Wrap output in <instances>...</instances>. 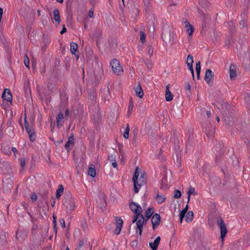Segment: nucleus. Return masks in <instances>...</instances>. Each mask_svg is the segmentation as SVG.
I'll list each match as a JSON object with an SVG mask.
<instances>
[{
	"instance_id": "nucleus-1",
	"label": "nucleus",
	"mask_w": 250,
	"mask_h": 250,
	"mask_svg": "<svg viewBox=\"0 0 250 250\" xmlns=\"http://www.w3.org/2000/svg\"><path fill=\"white\" fill-rule=\"evenodd\" d=\"M129 208L133 212L132 222L136 223L137 228L139 229L140 235H141L142 229L145 224V218L142 213V208L140 205L136 202H132L129 204Z\"/></svg>"
},
{
	"instance_id": "nucleus-2",
	"label": "nucleus",
	"mask_w": 250,
	"mask_h": 250,
	"mask_svg": "<svg viewBox=\"0 0 250 250\" xmlns=\"http://www.w3.org/2000/svg\"><path fill=\"white\" fill-rule=\"evenodd\" d=\"M132 180L134 184V192L135 193H138L140 188L146 183V175L144 172H140L139 171V168L137 167L135 169Z\"/></svg>"
},
{
	"instance_id": "nucleus-3",
	"label": "nucleus",
	"mask_w": 250,
	"mask_h": 250,
	"mask_svg": "<svg viewBox=\"0 0 250 250\" xmlns=\"http://www.w3.org/2000/svg\"><path fill=\"white\" fill-rule=\"evenodd\" d=\"M63 205L67 213H70L76 208L75 200L72 197L65 198Z\"/></svg>"
},
{
	"instance_id": "nucleus-4",
	"label": "nucleus",
	"mask_w": 250,
	"mask_h": 250,
	"mask_svg": "<svg viewBox=\"0 0 250 250\" xmlns=\"http://www.w3.org/2000/svg\"><path fill=\"white\" fill-rule=\"evenodd\" d=\"M110 65L114 73L117 75H120L123 73V69L120 65V62L117 59H114L110 62Z\"/></svg>"
},
{
	"instance_id": "nucleus-5",
	"label": "nucleus",
	"mask_w": 250,
	"mask_h": 250,
	"mask_svg": "<svg viewBox=\"0 0 250 250\" xmlns=\"http://www.w3.org/2000/svg\"><path fill=\"white\" fill-rule=\"evenodd\" d=\"M65 124L71 125L73 123V120L76 118V113L74 111H70L68 108L66 109L64 111Z\"/></svg>"
},
{
	"instance_id": "nucleus-6",
	"label": "nucleus",
	"mask_w": 250,
	"mask_h": 250,
	"mask_svg": "<svg viewBox=\"0 0 250 250\" xmlns=\"http://www.w3.org/2000/svg\"><path fill=\"white\" fill-rule=\"evenodd\" d=\"M148 19V21L147 22L146 25L147 28L150 32H153L155 30V16L154 15H149Z\"/></svg>"
},
{
	"instance_id": "nucleus-7",
	"label": "nucleus",
	"mask_w": 250,
	"mask_h": 250,
	"mask_svg": "<svg viewBox=\"0 0 250 250\" xmlns=\"http://www.w3.org/2000/svg\"><path fill=\"white\" fill-rule=\"evenodd\" d=\"M1 98H2L3 102L4 101H6L7 102H9L10 105L12 104V93L9 89L5 88L4 90V91L2 94Z\"/></svg>"
},
{
	"instance_id": "nucleus-8",
	"label": "nucleus",
	"mask_w": 250,
	"mask_h": 250,
	"mask_svg": "<svg viewBox=\"0 0 250 250\" xmlns=\"http://www.w3.org/2000/svg\"><path fill=\"white\" fill-rule=\"evenodd\" d=\"M217 223L221 229V238L223 240L227 232V228L224 222L221 218L217 219Z\"/></svg>"
},
{
	"instance_id": "nucleus-9",
	"label": "nucleus",
	"mask_w": 250,
	"mask_h": 250,
	"mask_svg": "<svg viewBox=\"0 0 250 250\" xmlns=\"http://www.w3.org/2000/svg\"><path fill=\"white\" fill-rule=\"evenodd\" d=\"M25 129L29 135L30 140L31 142H34L36 138V134L33 126H25Z\"/></svg>"
},
{
	"instance_id": "nucleus-10",
	"label": "nucleus",
	"mask_w": 250,
	"mask_h": 250,
	"mask_svg": "<svg viewBox=\"0 0 250 250\" xmlns=\"http://www.w3.org/2000/svg\"><path fill=\"white\" fill-rule=\"evenodd\" d=\"M214 77V73L210 69H207L206 71L204 80L207 83L210 85H212L211 79Z\"/></svg>"
},
{
	"instance_id": "nucleus-11",
	"label": "nucleus",
	"mask_w": 250,
	"mask_h": 250,
	"mask_svg": "<svg viewBox=\"0 0 250 250\" xmlns=\"http://www.w3.org/2000/svg\"><path fill=\"white\" fill-rule=\"evenodd\" d=\"M123 220L120 217L116 218V228L114 230V233L118 235L120 233L123 227Z\"/></svg>"
},
{
	"instance_id": "nucleus-12",
	"label": "nucleus",
	"mask_w": 250,
	"mask_h": 250,
	"mask_svg": "<svg viewBox=\"0 0 250 250\" xmlns=\"http://www.w3.org/2000/svg\"><path fill=\"white\" fill-rule=\"evenodd\" d=\"M160 215L157 213H155L152 216L151 218V223L153 229H155V227L159 226L160 222Z\"/></svg>"
},
{
	"instance_id": "nucleus-13",
	"label": "nucleus",
	"mask_w": 250,
	"mask_h": 250,
	"mask_svg": "<svg viewBox=\"0 0 250 250\" xmlns=\"http://www.w3.org/2000/svg\"><path fill=\"white\" fill-rule=\"evenodd\" d=\"M74 139L73 134L72 133L71 136L68 138V140L64 146L65 148L67 150V151H69L74 145Z\"/></svg>"
},
{
	"instance_id": "nucleus-14",
	"label": "nucleus",
	"mask_w": 250,
	"mask_h": 250,
	"mask_svg": "<svg viewBox=\"0 0 250 250\" xmlns=\"http://www.w3.org/2000/svg\"><path fill=\"white\" fill-rule=\"evenodd\" d=\"M155 199L158 204H160L165 202L166 200V197L163 194H159L158 192L155 191Z\"/></svg>"
},
{
	"instance_id": "nucleus-15",
	"label": "nucleus",
	"mask_w": 250,
	"mask_h": 250,
	"mask_svg": "<svg viewBox=\"0 0 250 250\" xmlns=\"http://www.w3.org/2000/svg\"><path fill=\"white\" fill-rule=\"evenodd\" d=\"M134 90L136 93V95L142 98L144 96V92L140 83H138L137 85L134 86Z\"/></svg>"
},
{
	"instance_id": "nucleus-16",
	"label": "nucleus",
	"mask_w": 250,
	"mask_h": 250,
	"mask_svg": "<svg viewBox=\"0 0 250 250\" xmlns=\"http://www.w3.org/2000/svg\"><path fill=\"white\" fill-rule=\"evenodd\" d=\"M160 237H157L153 242H150L149 244V247L152 250H157L158 246L160 242Z\"/></svg>"
},
{
	"instance_id": "nucleus-17",
	"label": "nucleus",
	"mask_w": 250,
	"mask_h": 250,
	"mask_svg": "<svg viewBox=\"0 0 250 250\" xmlns=\"http://www.w3.org/2000/svg\"><path fill=\"white\" fill-rule=\"evenodd\" d=\"M173 99V95L169 90V84L166 86V100L167 102H170Z\"/></svg>"
},
{
	"instance_id": "nucleus-18",
	"label": "nucleus",
	"mask_w": 250,
	"mask_h": 250,
	"mask_svg": "<svg viewBox=\"0 0 250 250\" xmlns=\"http://www.w3.org/2000/svg\"><path fill=\"white\" fill-rule=\"evenodd\" d=\"M56 122L57 125H59L60 124L63 123L65 124L66 122H65V116H64L63 114L62 113V112H60L56 116Z\"/></svg>"
},
{
	"instance_id": "nucleus-19",
	"label": "nucleus",
	"mask_w": 250,
	"mask_h": 250,
	"mask_svg": "<svg viewBox=\"0 0 250 250\" xmlns=\"http://www.w3.org/2000/svg\"><path fill=\"white\" fill-rule=\"evenodd\" d=\"M236 76L235 66L231 64L229 67V77L231 80L233 79Z\"/></svg>"
},
{
	"instance_id": "nucleus-20",
	"label": "nucleus",
	"mask_w": 250,
	"mask_h": 250,
	"mask_svg": "<svg viewBox=\"0 0 250 250\" xmlns=\"http://www.w3.org/2000/svg\"><path fill=\"white\" fill-rule=\"evenodd\" d=\"M88 175L93 178L96 176V170L94 165H90L88 169Z\"/></svg>"
},
{
	"instance_id": "nucleus-21",
	"label": "nucleus",
	"mask_w": 250,
	"mask_h": 250,
	"mask_svg": "<svg viewBox=\"0 0 250 250\" xmlns=\"http://www.w3.org/2000/svg\"><path fill=\"white\" fill-rule=\"evenodd\" d=\"M54 19L56 22L59 24L61 22L59 10L58 9H55L53 11Z\"/></svg>"
},
{
	"instance_id": "nucleus-22",
	"label": "nucleus",
	"mask_w": 250,
	"mask_h": 250,
	"mask_svg": "<svg viewBox=\"0 0 250 250\" xmlns=\"http://www.w3.org/2000/svg\"><path fill=\"white\" fill-rule=\"evenodd\" d=\"M193 212L192 211L187 212V214H186L184 217L185 218V221L187 222H191L193 219Z\"/></svg>"
},
{
	"instance_id": "nucleus-23",
	"label": "nucleus",
	"mask_w": 250,
	"mask_h": 250,
	"mask_svg": "<svg viewBox=\"0 0 250 250\" xmlns=\"http://www.w3.org/2000/svg\"><path fill=\"white\" fill-rule=\"evenodd\" d=\"M78 49V44L75 42H71L70 43V52L72 54H74L77 56L76 52Z\"/></svg>"
},
{
	"instance_id": "nucleus-24",
	"label": "nucleus",
	"mask_w": 250,
	"mask_h": 250,
	"mask_svg": "<svg viewBox=\"0 0 250 250\" xmlns=\"http://www.w3.org/2000/svg\"><path fill=\"white\" fill-rule=\"evenodd\" d=\"M188 205H187L185 207V208L180 212L179 214V217L180 219V223H182L183 222V220L187 213L188 212Z\"/></svg>"
},
{
	"instance_id": "nucleus-25",
	"label": "nucleus",
	"mask_w": 250,
	"mask_h": 250,
	"mask_svg": "<svg viewBox=\"0 0 250 250\" xmlns=\"http://www.w3.org/2000/svg\"><path fill=\"white\" fill-rule=\"evenodd\" d=\"M133 107H134V105H133L132 98L131 97H130L129 98V105H128V111H127V116L128 117L130 116Z\"/></svg>"
},
{
	"instance_id": "nucleus-26",
	"label": "nucleus",
	"mask_w": 250,
	"mask_h": 250,
	"mask_svg": "<svg viewBox=\"0 0 250 250\" xmlns=\"http://www.w3.org/2000/svg\"><path fill=\"white\" fill-rule=\"evenodd\" d=\"M63 190L64 188L63 186L62 185H60L56 192V197L57 199H59L60 197V196L62 194Z\"/></svg>"
},
{
	"instance_id": "nucleus-27",
	"label": "nucleus",
	"mask_w": 250,
	"mask_h": 250,
	"mask_svg": "<svg viewBox=\"0 0 250 250\" xmlns=\"http://www.w3.org/2000/svg\"><path fill=\"white\" fill-rule=\"evenodd\" d=\"M154 213V209L152 208H148L145 212V217L146 220L149 219Z\"/></svg>"
},
{
	"instance_id": "nucleus-28",
	"label": "nucleus",
	"mask_w": 250,
	"mask_h": 250,
	"mask_svg": "<svg viewBox=\"0 0 250 250\" xmlns=\"http://www.w3.org/2000/svg\"><path fill=\"white\" fill-rule=\"evenodd\" d=\"M188 200H189L190 197L191 195H194L195 194V188L193 187H189L188 191Z\"/></svg>"
},
{
	"instance_id": "nucleus-29",
	"label": "nucleus",
	"mask_w": 250,
	"mask_h": 250,
	"mask_svg": "<svg viewBox=\"0 0 250 250\" xmlns=\"http://www.w3.org/2000/svg\"><path fill=\"white\" fill-rule=\"evenodd\" d=\"M130 131L129 126H126V128L124 129V137L125 139H128L129 137V133Z\"/></svg>"
},
{
	"instance_id": "nucleus-30",
	"label": "nucleus",
	"mask_w": 250,
	"mask_h": 250,
	"mask_svg": "<svg viewBox=\"0 0 250 250\" xmlns=\"http://www.w3.org/2000/svg\"><path fill=\"white\" fill-rule=\"evenodd\" d=\"M94 60H95V65H97V66L99 68L100 70L101 69H102V64L101 62H100L98 57L97 56H95Z\"/></svg>"
},
{
	"instance_id": "nucleus-31",
	"label": "nucleus",
	"mask_w": 250,
	"mask_h": 250,
	"mask_svg": "<svg viewBox=\"0 0 250 250\" xmlns=\"http://www.w3.org/2000/svg\"><path fill=\"white\" fill-rule=\"evenodd\" d=\"M187 28V32L188 33L189 36H191L194 31V27L193 25L190 24L188 27H186Z\"/></svg>"
},
{
	"instance_id": "nucleus-32",
	"label": "nucleus",
	"mask_w": 250,
	"mask_h": 250,
	"mask_svg": "<svg viewBox=\"0 0 250 250\" xmlns=\"http://www.w3.org/2000/svg\"><path fill=\"white\" fill-rule=\"evenodd\" d=\"M2 151L7 155L11 154V150L10 149V147L9 146H2Z\"/></svg>"
},
{
	"instance_id": "nucleus-33",
	"label": "nucleus",
	"mask_w": 250,
	"mask_h": 250,
	"mask_svg": "<svg viewBox=\"0 0 250 250\" xmlns=\"http://www.w3.org/2000/svg\"><path fill=\"white\" fill-rule=\"evenodd\" d=\"M143 2L144 3V6L146 10H149L150 6V0H143Z\"/></svg>"
},
{
	"instance_id": "nucleus-34",
	"label": "nucleus",
	"mask_w": 250,
	"mask_h": 250,
	"mask_svg": "<svg viewBox=\"0 0 250 250\" xmlns=\"http://www.w3.org/2000/svg\"><path fill=\"white\" fill-rule=\"evenodd\" d=\"M153 47L152 46V44H149L148 47H147V52L148 54L149 55V56H152L153 54Z\"/></svg>"
},
{
	"instance_id": "nucleus-35",
	"label": "nucleus",
	"mask_w": 250,
	"mask_h": 250,
	"mask_svg": "<svg viewBox=\"0 0 250 250\" xmlns=\"http://www.w3.org/2000/svg\"><path fill=\"white\" fill-rule=\"evenodd\" d=\"M140 40L142 43L146 41V35L143 31L140 32Z\"/></svg>"
},
{
	"instance_id": "nucleus-36",
	"label": "nucleus",
	"mask_w": 250,
	"mask_h": 250,
	"mask_svg": "<svg viewBox=\"0 0 250 250\" xmlns=\"http://www.w3.org/2000/svg\"><path fill=\"white\" fill-rule=\"evenodd\" d=\"M239 25L242 28H246L247 27V22L245 21L243 19L242 20H241L239 22Z\"/></svg>"
},
{
	"instance_id": "nucleus-37",
	"label": "nucleus",
	"mask_w": 250,
	"mask_h": 250,
	"mask_svg": "<svg viewBox=\"0 0 250 250\" xmlns=\"http://www.w3.org/2000/svg\"><path fill=\"white\" fill-rule=\"evenodd\" d=\"M174 197L175 198H179L181 196V193L179 190H175L174 193Z\"/></svg>"
},
{
	"instance_id": "nucleus-38",
	"label": "nucleus",
	"mask_w": 250,
	"mask_h": 250,
	"mask_svg": "<svg viewBox=\"0 0 250 250\" xmlns=\"http://www.w3.org/2000/svg\"><path fill=\"white\" fill-rule=\"evenodd\" d=\"M187 63H193V59L191 55H188L187 57Z\"/></svg>"
},
{
	"instance_id": "nucleus-39",
	"label": "nucleus",
	"mask_w": 250,
	"mask_h": 250,
	"mask_svg": "<svg viewBox=\"0 0 250 250\" xmlns=\"http://www.w3.org/2000/svg\"><path fill=\"white\" fill-rule=\"evenodd\" d=\"M25 57L26 58L24 59V64L27 68H29V64H30L29 60L28 58L27 57V55H25Z\"/></svg>"
},
{
	"instance_id": "nucleus-40",
	"label": "nucleus",
	"mask_w": 250,
	"mask_h": 250,
	"mask_svg": "<svg viewBox=\"0 0 250 250\" xmlns=\"http://www.w3.org/2000/svg\"><path fill=\"white\" fill-rule=\"evenodd\" d=\"M140 10L138 7H136L135 5L134 6V8H133V13H134L135 16H137L139 13Z\"/></svg>"
},
{
	"instance_id": "nucleus-41",
	"label": "nucleus",
	"mask_w": 250,
	"mask_h": 250,
	"mask_svg": "<svg viewBox=\"0 0 250 250\" xmlns=\"http://www.w3.org/2000/svg\"><path fill=\"white\" fill-rule=\"evenodd\" d=\"M207 27H206V22L203 21V24H202V29L201 31V33L203 34V33H205L206 32V30H207V29H206Z\"/></svg>"
},
{
	"instance_id": "nucleus-42",
	"label": "nucleus",
	"mask_w": 250,
	"mask_h": 250,
	"mask_svg": "<svg viewBox=\"0 0 250 250\" xmlns=\"http://www.w3.org/2000/svg\"><path fill=\"white\" fill-rule=\"evenodd\" d=\"M195 70L196 72L201 71V64L200 62H196Z\"/></svg>"
},
{
	"instance_id": "nucleus-43",
	"label": "nucleus",
	"mask_w": 250,
	"mask_h": 250,
	"mask_svg": "<svg viewBox=\"0 0 250 250\" xmlns=\"http://www.w3.org/2000/svg\"><path fill=\"white\" fill-rule=\"evenodd\" d=\"M60 223L62 228H64L65 227V220L64 219L61 218L60 219Z\"/></svg>"
},
{
	"instance_id": "nucleus-44",
	"label": "nucleus",
	"mask_w": 250,
	"mask_h": 250,
	"mask_svg": "<svg viewBox=\"0 0 250 250\" xmlns=\"http://www.w3.org/2000/svg\"><path fill=\"white\" fill-rule=\"evenodd\" d=\"M176 5V3H172V4L169 5L167 7L168 11H171L173 9V7L175 6Z\"/></svg>"
},
{
	"instance_id": "nucleus-45",
	"label": "nucleus",
	"mask_w": 250,
	"mask_h": 250,
	"mask_svg": "<svg viewBox=\"0 0 250 250\" xmlns=\"http://www.w3.org/2000/svg\"><path fill=\"white\" fill-rule=\"evenodd\" d=\"M25 159L24 158H21L20 160V165H21V167L23 168L24 166H25Z\"/></svg>"
},
{
	"instance_id": "nucleus-46",
	"label": "nucleus",
	"mask_w": 250,
	"mask_h": 250,
	"mask_svg": "<svg viewBox=\"0 0 250 250\" xmlns=\"http://www.w3.org/2000/svg\"><path fill=\"white\" fill-rule=\"evenodd\" d=\"M183 24L185 26V27H188V26L190 25L189 22L187 20H186L185 21H183Z\"/></svg>"
},
{
	"instance_id": "nucleus-47",
	"label": "nucleus",
	"mask_w": 250,
	"mask_h": 250,
	"mask_svg": "<svg viewBox=\"0 0 250 250\" xmlns=\"http://www.w3.org/2000/svg\"><path fill=\"white\" fill-rule=\"evenodd\" d=\"M94 15V10L91 9L88 12V16L89 18L93 17Z\"/></svg>"
},
{
	"instance_id": "nucleus-48",
	"label": "nucleus",
	"mask_w": 250,
	"mask_h": 250,
	"mask_svg": "<svg viewBox=\"0 0 250 250\" xmlns=\"http://www.w3.org/2000/svg\"><path fill=\"white\" fill-rule=\"evenodd\" d=\"M189 70H190V71L192 74L193 79L194 80V70L193 68V66H190V68H189Z\"/></svg>"
},
{
	"instance_id": "nucleus-49",
	"label": "nucleus",
	"mask_w": 250,
	"mask_h": 250,
	"mask_svg": "<svg viewBox=\"0 0 250 250\" xmlns=\"http://www.w3.org/2000/svg\"><path fill=\"white\" fill-rule=\"evenodd\" d=\"M190 88H191V86H190V83L189 82H188L187 83H186V85L185 86V89L186 90H190Z\"/></svg>"
},
{
	"instance_id": "nucleus-50",
	"label": "nucleus",
	"mask_w": 250,
	"mask_h": 250,
	"mask_svg": "<svg viewBox=\"0 0 250 250\" xmlns=\"http://www.w3.org/2000/svg\"><path fill=\"white\" fill-rule=\"evenodd\" d=\"M66 31H67L66 28H65V25H63L62 29V30L60 32V34H63V33L66 32Z\"/></svg>"
},
{
	"instance_id": "nucleus-51",
	"label": "nucleus",
	"mask_w": 250,
	"mask_h": 250,
	"mask_svg": "<svg viewBox=\"0 0 250 250\" xmlns=\"http://www.w3.org/2000/svg\"><path fill=\"white\" fill-rule=\"evenodd\" d=\"M31 198L33 201H36L37 199V196L35 193H34L32 194Z\"/></svg>"
},
{
	"instance_id": "nucleus-52",
	"label": "nucleus",
	"mask_w": 250,
	"mask_h": 250,
	"mask_svg": "<svg viewBox=\"0 0 250 250\" xmlns=\"http://www.w3.org/2000/svg\"><path fill=\"white\" fill-rule=\"evenodd\" d=\"M112 166L114 168H117V167L118 165H117V164L116 162L115 161V160H114V161L112 163Z\"/></svg>"
},
{
	"instance_id": "nucleus-53",
	"label": "nucleus",
	"mask_w": 250,
	"mask_h": 250,
	"mask_svg": "<svg viewBox=\"0 0 250 250\" xmlns=\"http://www.w3.org/2000/svg\"><path fill=\"white\" fill-rule=\"evenodd\" d=\"M53 224L55 226H56V224H57V221H56L57 217H56V216L53 215Z\"/></svg>"
},
{
	"instance_id": "nucleus-54",
	"label": "nucleus",
	"mask_w": 250,
	"mask_h": 250,
	"mask_svg": "<svg viewBox=\"0 0 250 250\" xmlns=\"http://www.w3.org/2000/svg\"><path fill=\"white\" fill-rule=\"evenodd\" d=\"M206 115L208 117V118H210L211 116V113L210 111L208 110L206 111Z\"/></svg>"
},
{
	"instance_id": "nucleus-55",
	"label": "nucleus",
	"mask_w": 250,
	"mask_h": 250,
	"mask_svg": "<svg viewBox=\"0 0 250 250\" xmlns=\"http://www.w3.org/2000/svg\"><path fill=\"white\" fill-rule=\"evenodd\" d=\"M11 149L12 151L14 152L15 156H16V153L17 152V148L15 147H12Z\"/></svg>"
},
{
	"instance_id": "nucleus-56",
	"label": "nucleus",
	"mask_w": 250,
	"mask_h": 250,
	"mask_svg": "<svg viewBox=\"0 0 250 250\" xmlns=\"http://www.w3.org/2000/svg\"><path fill=\"white\" fill-rule=\"evenodd\" d=\"M83 245V241H80L78 244V247L79 248L82 247Z\"/></svg>"
},
{
	"instance_id": "nucleus-57",
	"label": "nucleus",
	"mask_w": 250,
	"mask_h": 250,
	"mask_svg": "<svg viewBox=\"0 0 250 250\" xmlns=\"http://www.w3.org/2000/svg\"><path fill=\"white\" fill-rule=\"evenodd\" d=\"M24 125H29V123L27 121V118H26V117L25 115L24 117Z\"/></svg>"
},
{
	"instance_id": "nucleus-58",
	"label": "nucleus",
	"mask_w": 250,
	"mask_h": 250,
	"mask_svg": "<svg viewBox=\"0 0 250 250\" xmlns=\"http://www.w3.org/2000/svg\"><path fill=\"white\" fill-rule=\"evenodd\" d=\"M200 72L201 71L196 72V73H197V78L198 80H200Z\"/></svg>"
},
{
	"instance_id": "nucleus-59",
	"label": "nucleus",
	"mask_w": 250,
	"mask_h": 250,
	"mask_svg": "<svg viewBox=\"0 0 250 250\" xmlns=\"http://www.w3.org/2000/svg\"><path fill=\"white\" fill-rule=\"evenodd\" d=\"M63 95L65 96V94H63L62 92H60V98H61V100H62V97H63Z\"/></svg>"
},
{
	"instance_id": "nucleus-60",
	"label": "nucleus",
	"mask_w": 250,
	"mask_h": 250,
	"mask_svg": "<svg viewBox=\"0 0 250 250\" xmlns=\"http://www.w3.org/2000/svg\"><path fill=\"white\" fill-rule=\"evenodd\" d=\"M187 66H188V68L189 69L190 68V66H192L193 63H187Z\"/></svg>"
},
{
	"instance_id": "nucleus-61",
	"label": "nucleus",
	"mask_w": 250,
	"mask_h": 250,
	"mask_svg": "<svg viewBox=\"0 0 250 250\" xmlns=\"http://www.w3.org/2000/svg\"><path fill=\"white\" fill-rule=\"evenodd\" d=\"M210 127H212V126H209V125H208V126H206V127L205 128L206 129V131H207V130L208 129H209Z\"/></svg>"
},
{
	"instance_id": "nucleus-62",
	"label": "nucleus",
	"mask_w": 250,
	"mask_h": 250,
	"mask_svg": "<svg viewBox=\"0 0 250 250\" xmlns=\"http://www.w3.org/2000/svg\"><path fill=\"white\" fill-rule=\"evenodd\" d=\"M57 2L62 3L63 2V0H56Z\"/></svg>"
},
{
	"instance_id": "nucleus-63",
	"label": "nucleus",
	"mask_w": 250,
	"mask_h": 250,
	"mask_svg": "<svg viewBox=\"0 0 250 250\" xmlns=\"http://www.w3.org/2000/svg\"><path fill=\"white\" fill-rule=\"evenodd\" d=\"M216 120H217L218 123L219 122L220 119H219V117L218 116H216Z\"/></svg>"
},
{
	"instance_id": "nucleus-64",
	"label": "nucleus",
	"mask_w": 250,
	"mask_h": 250,
	"mask_svg": "<svg viewBox=\"0 0 250 250\" xmlns=\"http://www.w3.org/2000/svg\"><path fill=\"white\" fill-rule=\"evenodd\" d=\"M55 201L52 202L51 203V206L54 207L55 206Z\"/></svg>"
}]
</instances>
